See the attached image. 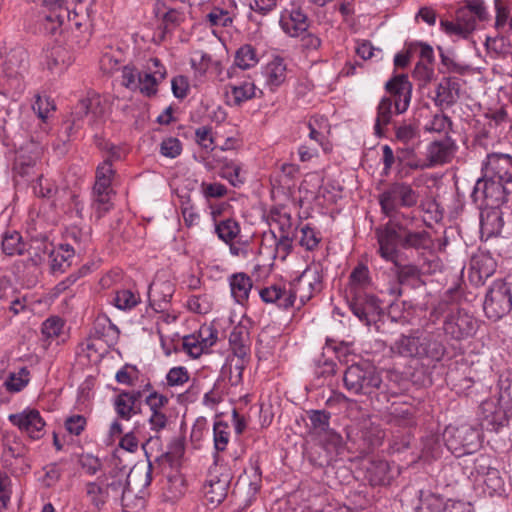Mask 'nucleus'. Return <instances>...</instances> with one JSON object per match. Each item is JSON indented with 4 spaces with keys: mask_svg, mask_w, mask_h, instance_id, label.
<instances>
[{
    "mask_svg": "<svg viewBox=\"0 0 512 512\" xmlns=\"http://www.w3.org/2000/svg\"><path fill=\"white\" fill-rule=\"evenodd\" d=\"M323 289V268L319 263H312L288 287L271 285L260 291L261 299L266 303H274L279 308L293 307L297 298L300 305L309 301L314 293Z\"/></svg>",
    "mask_w": 512,
    "mask_h": 512,
    "instance_id": "f257e3e1",
    "label": "nucleus"
},
{
    "mask_svg": "<svg viewBox=\"0 0 512 512\" xmlns=\"http://www.w3.org/2000/svg\"><path fill=\"white\" fill-rule=\"evenodd\" d=\"M381 257L395 261L398 256V245L405 249H428L432 239L426 230L412 231L408 224L397 219H389L383 226L375 230Z\"/></svg>",
    "mask_w": 512,
    "mask_h": 512,
    "instance_id": "f03ea898",
    "label": "nucleus"
},
{
    "mask_svg": "<svg viewBox=\"0 0 512 512\" xmlns=\"http://www.w3.org/2000/svg\"><path fill=\"white\" fill-rule=\"evenodd\" d=\"M506 181L498 179L479 178L476 181L471 197L474 202L481 201V206H485L486 210L481 213L482 230L488 235L498 233L502 227V212L498 211L499 207L507 203L510 194Z\"/></svg>",
    "mask_w": 512,
    "mask_h": 512,
    "instance_id": "7ed1b4c3",
    "label": "nucleus"
},
{
    "mask_svg": "<svg viewBox=\"0 0 512 512\" xmlns=\"http://www.w3.org/2000/svg\"><path fill=\"white\" fill-rule=\"evenodd\" d=\"M385 89L394 97V103L391 98L383 97L377 106V116L374 124V133L378 137L385 136L384 126L391 123L392 107H395L397 114L404 113L410 104L412 84L405 74L396 75L385 84Z\"/></svg>",
    "mask_w": 512,
    "mask_h": 512,
    "instance_id": "20e7f679",
    "label": "nucleus"
},
{
    "mask_svg": "<svg viewBox=\"0 0 512 512\" xmlns=\"http://www.w3.org/2000/svg\"><path fill=\"white\" fill-rule=\"evenodd\" d=\"M431 319L444 318L443 331L453 340L461 341L475 334L477 321L457 304L442 299L430 313Z\"/></svg>",
    "mask_w": 512,
    "mask_h": 512,
    "instance_id": "39448f33",
    "label": "nucleus"
},
{
    "mask_svg": "<svg viewBox=\"0 0 512 512\" xmlns=\"http://www.w3.org/2000/svg\"><path fill=\"white\" fill-rule=\"evenodd\" d=\"M419 195L405 182H395L388 186L380 195L379 203L382 212L390 219L402 218L405 221H412L413 217L399 212V208H410L417 204Z\"/></svg>",
    "mask_w": 512,
    "mask_h": 512,
    "instance_id": "423d86ee",
    "label": "nucleus"
},
{
    "mask_svg": "<svg viewBox=\"0 0 512 512\" xmlns=\"http://www.w3.org/2000/svg\"><path fill=\"white\" fill-rule=\"evenodd\" d=\"M345 388L355 395H370L380 388L382 378L376 367L369 362L352 364L343 375Z\"/></svg>",
    "mask_w": 512,
    "mask_h": 512,
    "instance_id": "0eeeda50",
    "label": "nucleus"
},
{
    "mask_svg": "<svg viewBox=\"0 0 512 512\" xmlns=\"http://www.w3.org/2000/svg\"><path fill=\"white\" fill-rule=\"evenodd\" d=\"M447 448L456 456L472 454L480 446V433L468 424L447 427L443 434Z\"/></svg>",
    "mask_w": 512,
    "mask_h": 512,
    "instance_id": "6e6552de",
    "label": "nucleus"
},
{
    "mask_svg": "<svg viewBox=\"0 0 512 512\" xmlns=\"http://www.w3.org/2000/svg\"><path fill=\"white\" fill-rule=\"evenodd\" d=\"M233 478L230 468L218 464V456L210 467L207 479L203 485V493L213 507H217L227 497L228 489Z\"/></svg>",
    "mask_w": 512,
    "mask_h": 512,
    "instance_id": "1a4fd4ad",
    "label": "nucleus"
},
{
    "mask_svg": "<svg viewBox=\"0 0 512 512\" xmlns=\"http://www.w3.org/2000/svg\"><path fill=\"white\" fill-rule=\"evenodd\" d=\"M310 421L309 433L318 439L319 443L327 448H333L336 452L343 450L342 436L330 427L331 413L327 410H309L307 412Z\"/></svg>",
    "mask_w": 512,
    "mask_h": 512,
    "instance_id": "9d476101",
    "label": "nucleus"
},
{
    "mask_svg": "<svg viewBox=\"0 0 512 512\" xmlns=\"http://www.w3.org/2000/svg\"><path fill=\"white\" fill-rule=\"evenodd\" d=\"M348 306L360 322L366 326L375 324L383 314L381 301L364 291H355L348 295Z\"/></svg>",
    "mask_w": 512,
    "mask_h": 512,
    "instance_id": "9b49d317",
    "label": "nucleus"
},
{
    "mask_svg": "<svg viewBox=\"0 0 512 512\" xmlns=\"http://www.w3.org/2000/svg\"><path fill=\"white\" fill-rule=\"evenodd\" d=\"M485 314L494 321L502 318L512 309V293L509 283L505 280L496 281L486 295Z\"/></svg>",
    "mask_w": 512,
    "mask_h": 512,
    "instance_id": "f8f14e48",
    "label": "nucleus"
},
{
    "mask_svg": "<svg viewBox=\"0 0 512 512\" xmlns=\"http://www.w3.org/2000/svg\"><path fill=\"white\" fill-rule=\"evenodd\" d=\"M104 108L101 105L99 95L93 94L92 96L83 98L73 107L70 115V119L67 120V130L80 128L81 122L85 116L90 117L91 122H95L97 119L102 117Z\"/></svg>",
    "mask_w": 512,
    "mask_h": 512,
    "instance_id": "ddd939ff",
    "label": "nucleus"
},
{
    "mask_svg": "<svg viewBox=\"0 0 512 512\" xmlns=\"http://www.w3.org/2000/svg\"><path fill=\"white\" fill-rule=\"evenodd\" d=\"M8 419L33 440H38L44 435L45 421L36 409H26L20 413L10 414Z\"/></svg>",
    "mask_w": 512,
    "mask_h": 512,
    "instance_id": "4468645a",
    "label": "nucleus"
},
{
    "mask_svg": "<svg viewBox=\"0 0 512 512\" xmlns=\"http://www.w3.org/2000/svg\"><path fill=\"white\" fill-rule=\"evenodd\" d=\"M456 150L455 143L451 138L447 137L444 140L433 141L427 147V160L428 163L418 164L409 163V167L413 169L430 168L436 165H442L451 161Z\"/></svg>",
    "mask_w": 512,
    "mask_h": 512,
    "instance_id": "2eb2a0df",
    "label": "nucleus"
},
{
    "mask_svg": "<svg viewBox=\"0 0 512 512\" xmlns=\"http://www.w3.org/2000/svg\"><path fill=\"white\" fill-rule=\"evenodd\" d=\"M150 72L137 73V89L145 96L151 97L157 93L158 84L166 77V70L158 58H151Z\"/></svg>",
    "mask_w": 512,
    "mask_h": 512,
    "instance_id": "dca6fc26",
    "label": "nucleus"
},
{
    "mask_svg": "<svg viewBox=\"0 0 512 512\" xmlns=\"http://www.w3.org/2000/svg\"><path fill=\"white\" fill-rule=\"evenodd\" d=\"M465 6L456 11L455 21L441 20L442 29L450 35L467 38L476 28V18Z\"/></svg>",
    "mask_w": 512,
    "mask_h": 512,
    "instance_id": "f3484780",
    "label": "nucleus"
},
{
    "mask_svg": "<svg viewBox=\"0 0 512 512\" xmlns=\"http://www.w3.org/2000/svg\"><path fill=\"white\" fill-rule=\"evenodd\" d=\"M418 359L440 361L446 353V347L433 332L418 331Z\"/></svg>",
    "mask_w": 512,
    "mask_h": 512,
    "instance_id": "a211bd4d",
    "label": "nucleus"
},
{
    "mask_svg": "<svg viewBox=\"0 0 512 512\" xmlns=\"http://www.w3.org/2000/svg\"><path fill=\"white\" fill-rule=\"evenodd\" d=\"M487 171L492 172L490 178L498 179L499 181L512 182V156L504 153H491L487 155V162L485 165Z\"/></svg>",
    "mask_w": 512,
    "mask_h": 512,
    "instance_id": "6ab92c4d",
    "label": "nucleus"
},
{
    "mask_svg": "<svg viewBox=\"0 0 512 512\" xmlns=\"http://www.w3.org/2000/svg\"><path fill=\"white\" fill-rule=\"evenodd\" d=\"M460 84L456 78H444L437 86L435 104L437 106H453L459 99Z\"/></svg>",
    "mask_w": 512,
    "mask_h": 512,
    "instance_id": "aec40b11",
    "label": "nucleus"
},
{
    "mask_svg": "<svg viewBox=\"0 0 512 512\" xmlns=\"http://www.w3.org/2000/svg\"><path fill=\"white\" fill-rule=\"evenodd\" d=\"M127 475L121 470H111L108 474L99 476L108 498L118 499L128 486Z\"/></svg>",
    "mask_w": 512,
    "mask_h": 512,
    "instance_id": "412c9836",
    "label": "nucleus"
},
{
    "mask_svg": "<svg viewBox=\"0 0 512 512\" xmlns=\"http://www.w3.org/2000/svg\"><path fill=\"white\" fill-rule=\"evenodd\" d=\"M280 25L283 31L291 37H298L307 32L309 27L307 15L299 8L292 9L289 17H282Z\"/></svg>",
    "mask_w": 512,
    "mask_h": 512,
    "instance_id": "4be33fe9",
    "label": "nucleus"
},
{
    "mask_svg": "<svg viewBox=\"0 0 512 512\" xmlns=\"http://www.w3.org/2000/svg\"><path fill=\"white\" fill-rule=\"evenodd\" d=\"M365 477L372 486L390 484L392 475L389 463L385 460L370 461L366 467Z\"/></svg>",
    "mask_w": 512,
    "mask_h": 512,
    "instance_id": "5701e85b",
    "label": "nucleus"
},
{
    "mask_svg": "<svg viewBox=\"0 0 512 512\" xmlns=\"http://www.w3.org/2000/svg\"><path fill=\"white\" fill-rule=\"evenodd\" d=\"M95 214L98 219L102 218L111 208L110 195L113 193L110 183L95 180L93 187Z\"/></svg>",
    "mask_w": 512,
    "mask_h": 512,
    "instance_id": "b1692460",
    "label": "nucleus"
},
{
    "mask_svg": "<svg viewBox=\"0 0 512 512\" xmlns=\"http://www.w3.org/2000/svg\"><path fill=\"white\" fill-rule=\"evenodd\" d=\"M359 441V449L362 452L368 453L373 450L375 447L381 445L384 433L379 427L373 426L372 424L367 426L363 425L358 434Z\"/></svg>",
    "mask_w": 512,
    "mask_h": 512,
    "instance_id": "393cba45",
    "label": "nucleus"
},
{
    "mask_svg": "<svg viewBox=\"0 0 512 512\" xmlns=\"http://www.w3.org/2000/svg\"><path fill=\"white\" fill-rule=\"evenodd\" d=\"M392 262L395 264L397 268L396 276L399 284L407 285L413 288L419 287L424 284V282L421 279V270L418 268V266L413 264L401 265L398 264L396 260Z\"/></svg>",
    "mask_w": 512,
    "mask_h": 512,
    "instance_id": "a878e982",
    "label": "nucleus"
},
{
    "mask_svg": "<svg viewBox=\"0 0 512 512\" xmlns=\"http://www.w3.org/2000/svg\"><path fill=\"white\" fill-rule=\"evenodd\" d=\"M231 295L237 303L242 304L249 297L252 281L245 273H236L230 277Z\"/></svg>",
    "mask_w": 512,
    "mask_h": 512,
    "instance_id": "bb28decb",
    "label": "nucleus"
},
{
    "mask_svg": "<svg viewBox=\"0 0 512 512\" xmlns=\"http://www.w3.org/2000/svg\"><path fill=\"white\" fill-rule=\"evenodd\" d=\"M293 237L294 236H288V234L277 236V232L271 229L268 233L265 232L263 234L262 243L273 242L275 244L274 257L285 260L292 250Z\"/></svg>",
    "mask_w": 512,
    "mask_h": 512,
    "instance_id": "cd10ccee",
    "label": "nucleus"
},
{
    "mask_svg": "<svg viewBox=\"0 0 512 512\" xmlns=\"http://www.w3.org/2000/svg\"><path fill=\"white\" fill-rule=\"evenodd\" d=\"M418 331L412 335H401L394 344L391 346V350L403 357H414L418 358Z\"/></svg>",
    "mask_w": 512,
    "mask_h": 512,
    "instance_id": "c85d7f7f",
    "label": "nucleus"
},
{
    "mask_svg": "<svg viewBox=\"0 0 512 512\" xmlns=\"http://www.w3.org/2000/svg\"><path fill=\"white\" fill-rule=\"evenodd\" d=\"M266 82L271 89L280 86L286 78V66L283 59L277 57L265 68Z\"/></svg>",
    "mask_w": 512,
    "mask_h": 512,
    "instance_id": "c756f323",
    "label": "nucleus"
},
{
    "mask_svg": "<svg viewBox=\"0 0 512 512\" xmlns=\"http://www.w3.org/2000/svg\"><path fill=\"white\" fill-rule=\"evenodd\" d=\"M69 59L68 52L64 48L53 47L46 54V65L51 72L60 73L70 64Z\"/></svg>",
    "mask_w": 512,
    "mask_h": 512,
    "instance_id": "7c9ffc66",
    "label": "nucleus"
},
{
    "mask_svg": "<svg viewBox=\"0 0 512 512\" xmlns=\"http://www.w3.org/2000/svg\"><path fill=\"white\" fill-rule=\"evenodd\" d=\"M215 233L223 242L230 244L240 234L239 223L232 218L221 220L215 224Z\"/></svg>",
    "mask_w": 512,
    "mask_h": 512,
    "instance_id": "2f4dec72",
    "label": "nucleus"
},
{
    "mask_svg": "<svg viewBox=\"0 0 512 512\" xmlns=\"http://www.w3.org/2000/svg\"><path fill=\"white\" fill-rule=\"evenodd\" d=\"M85 488L86 494L89 497L91 504L96 509L100 510L109 500L108 493L105 491V488L102 485L99 477L95 481L86 483Z\"/></svg>",
    "mask_w": 512,
    "mask_h": 512,
    "instance_id": "473e14b6",
    "label": "nucleus"
},
{
    "mask_svg": "<svg viewBox=\"0 0 512 512\" xmlns=\"http://www.w3.org/2000/svg\"><path fill=\"white\" fill-rule=\"evenodd\" d=\"M67 7H70L73 21L77 27L82 25V20L89 18L92 10L93 0H66Z\"/></svg>",
    "mask_w": 512,
    "mask_h": 512,
    "instance_id": "72a5a7b5",
    "label": "nucleus"
},
{
    "mask_svg": "<svg viewBox=\"0 0 512 512\" xmlns=\"http://www.w3.org/2000/svg\"><path fill=\"white\" fill-rule=\"evenodd\" d=\"M342 450L335 451L333 448H327L323 444L319 443V446L315 451L309 453V461L318 467H326L331 465L334 461L335 456L341 453Z\"/></svg>",
    "mask_w": 512,
    "mask_h": 512,
    "instance_id": "f704fd0d",
    "label": "nucleus"
},
{
    "mask_svg": "<svg viewBox=\"0 0 512 512\" xmlns=\"http://www.w3.org/2000/svg\"><path fill=\"white\" fill-rule=\"evenodd\" d=\"M114 407L118 417L123 420H129L132 415L140 412V407L135 406L132 401H129L127 394L122 392L115 398Z\"/></svg>",
    "mask_w": 512,
    "mask_h": 512,
    "instance_id": "c9c22d12",
    "label": "nucleus"
},
{
    "mask_svg": "<svg viewBox=\"0 0 512 512\" xmlns=\"http://www.w3.org/2000/svg\"><path fill=\"white\" fill-rule=\"evenodd\" d=\"M2 249L6 255H21L24 253L25 244L22 241L20 233L13 231L5 233L2 240Z\"/></svg>",
    "mask_w": 512,
    "mask_h": 512,
    "instance_id": "e433bc0d",
    "label": "nucleus"
},
{
    "mask_svg": "<svg viewBox=\"0 0 512 512\" xmlns=\"http://www.w3.org/2000/svg\"><path fill=\"white\" fill-rule=\"evenodd\" d=\"M258 63L255 49L249 45L241 46L235 55V65L243 70L254 67Z\"/></svg>",
    "mask_w": 512,
    "mask_h": 512,
    "instance_id": "4c0bfd02",
    "label": "nucleus"
},
{
    "mask_svg": "<svg viewBox=\"0 0 512 512\" xmlns=\"http://www.w3.org/2000/svg\"><path fill=\"white\" fill-rule=\"evenodd\" d=\"M38 245L34 247L33 249L37 251H41L43 254H48L49 258L51 259V270L53 272L57 271H64L63 264L67 262L70 258H68L64 253L60 251H55L54 249H49L46 242H38L36 241Z\"/></svg>",
    "mask_w": 512,
    "mask_h": 512,
    "instance_id": "58836bf2",
    "label": "nucleus"
},
{
    "mask_svg": "<svg viewBox=\"0 0 512 512\" xmlns=\"http://www.w3.org/2000/svg\"><path fill=\"white\" fill-rule=\"evenodd\" d=\"M111 333L118 336V327L113 324L109 318L105 316L98 317L93 324V329L91 331L92 337L102 339L109 336Z\"/></svg>",
    "mask_w": 512,
    "mask_h": 512,
    "instance_id": "ea45409f",
    "label": "nucleus"
},
{
    "mask_svg": "<svg viewBox=\"0 0 512 512\" xmlns=\"http://www.w3.org/2000/svg\"><path fill=\"white\" fill-rule=\"evenodd\" d=\"M369 283V270L363 265L356 266L350 274L349 294L355 291H363L362 288Z\"/></svg>",
    "mask_w": 512,
    "mask_h": 512,
    "instance_id": "a19ab883",
    "label": "nucleus"
},
{
    "mask_svg": "<svg viewBox=\"0 0 512 512\" xmlns=\"http://www.w3.org/2000/svg\"><path fill=\"white\" fill-rule=\"evenodd\" d=\"M29 370L26 367L20 368L18 373H10L4 385L9 392L21 391L29 382Z\"/></svg>",
    "mask_w": 512,
    "mask_h": 512,
    "instance_id": "79ce46f5",
    "label": "nucleus"
},
{
    "mask_svg": "<svg viewBox=\"0 0 512 512\" xmlns=\"http://www.w3.org/2000/svg\"><path fill=\"white\" fill-rule=\"evenodd\" d=\"M271 221L274 224L275 228L278 230L277 236L286 234H288V236H294L290 214L286 212L282 213L280 211H272Z\"/></svg>",
    "mask_w": 512,
    "mask_h": 512,
    "instance_id": "37998d69",
    "label": "nucleus"
},
{
    "mask_svg": "<svg viewBox=\"0 0 512 512\" xmlns=\"http://www.w3.org/2000/svg\"><path fill=\"white\" fill-rule=\"evenodd\" d=\"M45 19L48 23L51 24L57 22V26L53 25L51 28H49L50 32L53 34L56 33L57 27H60L65 22V20L73 21L70 7H67V5L63 8L50 11Z\"/></svg>",
    "mask_w": 512,
    "mask_h": 512,
    "instance_id": "c03bdc74",
    "label": "nucleus"
},
{
    "mask_svg": "<svg viewBox=\"0 0 512 512\" xmlns=\"http://www.w3.org/2000/svg\"><path fill=\"white\" fill-rule=\"evenodd\" d=\"M139 302V297L130 290H120L114 298L115 306L121 310H128L135 307Z\"/></svg>",
    "mask_w": 512,
    "mask_h": 512,
    "instance_id": "a18cd8bd",
    "label": "nucleus"
},
{
    "mask_svg": "<svg viewBox=\"0 0 512 512\" xmlns=\"http://www.w3.org/2000/svg\"><path fill=\"white\" fill-rule=\"evenodd\" d=\"M214 445L217 451H224L229 441V431L227 424L222 421L214 424Z\"/></svg>",
    "mask_w": 512,
    "mask_h": 512,
    "instance_id": "49530a36",
    "label": "nucleus"
},
{
    "mask_svg": "<svg viewBox=\"0 0 512 512\" xmlns=\"http://www.w3.org/2000/svg\"><path fill=\"white\" fill-rule=\"evenodd\" d=\"M62 328L63 321L59 317H50L43 322L41 332L46 339H53L60 335Z\"/></svg>",
    "mask_w": 512,
    "mask_h": 512,
    "instance_id": "de8ad7c7",
    "label": "nucleus"
},
{
    "mask_svg": "<svg viewBox=\"0 0 512 512\" xmlns=\"http://www.w3.org/2000/svg\"><path fill=\"white\" fill-rule=\"evenodd\" d=\"M183 349L193 358L200 357L206 350L198 335L185 336L183 338Z\"/></svg>",
    "mask_w": 512,
    "mask_h": 512,
    "instance_id": "09e8293b",
    "label": "nucleus"
},
{
    "mask_svg": "<svg viewBox=\"0 0 512 512\" xmlns=\"http://www.w3.org/2000/svg\"><path fill=\"white\" fill-rule=\"evenodd\" d=\"M300 232L301 238L299 243L302 247H305L307 250H313L318 246L320 237L313 228H311L309 225H305L301 228Z\"/></svg>",
    "mask_w": 512,
    "mask_h": 512,
    "instance_id": "8fccbe9b",
    "label": "nucleus"
},
{
    "mask_svg": "<svg viewBox=\"0 0 512 512\" xmlns=\"http://www.w3.org/2000/svg\"><path fill=\"white\" fill-rule=\"evenodd\" d=\"M161 20L164 26V31L168 32L181 24L183 21V14L175 8H169L161 16Z\"/></svg>",
    "mask_w": 512,
    "mask_h": 512,
    "instance_id": "3c124183",
    "label": "nucleus"
},
{
    "mask_svg": "<svg viewBox=\"0 0 512 512\" xmlns=\"http://www.w3.org/2000/svg\"><path fill=\"white\" fill-rule=\"evenodd\" d=\"M182 144L179 139L170 137L164 139L160 146V152L163 156L175 158L181 154Z\"/></svg>",
    "mask_w": 512,
    "mask_h": 512,
    "instance_id": "603ef678",
    "label": "nucleus"
},
{
    "mask_svg": "<svg viewBox=\"0 0 512 512\" xmlns=\"http://www.w3.org/2000/svg\"><path fill=\"white\" fill-rule=\"evenodd\" d=\"M207 19L212 26L229 27L233 23V18L228 16V11L214 8L208 15Z\"/></svg>",
    "mask_w": 512,
    "mask_h": 512,
    "instance_id": "864d4df0",
    "label": "nucleus"
},
{
    "mask_svg": "<svg viewBox=\"0 0 512 512\" xmlns=\"http://www.w3.org/2000/svg\"><path fill=\"white\" fill-rule=\"evenodd\" d=\"M232 95L236 105H240L242 102L251 99L255 95V86L250 83H245L240 86L232 87Z\"/></svg>",
    "mask_w": 512,
    "mask_h": 512,
    "instance_id": "5fc2aeb1",
    "label": "nucleus"
},
{
    "mask_svg": "<svg viewBox=\"0 0 512 512\" xmlns=\"http://www.w3.org/2000/svg\"><path fill=\"white\" fill-rule=\"evenodd\" d=\"M166 380L169 386L182 385L189 380V373L185 367H173L167 373Z\"/></svg>",
    "mask_w": 512,
    "mask_h": 512,
    "instance_id": "6e6d98bb",
    "label": "nucleus"
},
{
    "mask_svg": "<svg viewBox=\"0 0 512 512\" xmlns=\"http://www.w3.org/2000/svg\"><path fill=\"white\" fill-rule=\"evenodd\" d=\"M115 175V170L111 164V158H106L96 169V181L106 182L112 184V179Z\"/></svg>",
    "mask_w": 512,
    "mask_h": 512,
    "instance_id": "4d7b16f0",
    "label": "nucleus"
},
{
    "mask_svg": "<svg viewBox=\"0 0 512 512\" xmlns=\"http://www.w3.org/2000/svg\"><path fill=\"white\" fill-rule=\"evenodd\" d=\"M81 468L88 475H95L102 468L101 461L90 454L82 455L79 460Z\"/></svg>",
    "mask_w": 512,
    "mask_h": 512,
    "instance_id": "13d9d810",
    "label": "nucleus"
},
{
    "mask_svg": "<svg viewBox=\"0 0 512 512\" xmlns=\"http://www.w3.org/2000/svg\"><path fill=\"white\" fill-rule=\"evenodd\" d=\"M145 403L150 408L151 413L161 412V409L168 404V398L163 394L153 391L146 396Z\"/></svg>",
    "mask_w": 512,
    "mask_h": 512,
    "instance_id": "bf43d9fd",
    "label": "nucleus"
},
{
    "mask_svg": "<svg viewBox=\"0 0 512 512\" xmlns=\"http://www.w3.org/2000/svg\"><path fill=\"white\" fill-rule=\"evenodd\" d=\"M496 21L495 26L497 29L504 27L509 16V0H495Z\"/></svg>",
    "mask_w": 512,
    "mask_h": 512,
    "instance_id": "052dcab7",
    "label": "nucleus"
},
{
    "mask_svg": "<svg viewBox=\"0 0 512 512\" xmlns=\"http://www.w3.org/2000/svg\"><path fill=\"white\" fill-rule=\"evenodd\" d=\"M86 426V418L82 415H73L66 419L65 427L70 434L80 435Z\"/></svg>",
    "mask_w": 512,
    "mask_h": 512,
    "instance_id": "680f3d73",
    "label": "nucleus"
},
{
    "mask_svg": "<svg viewBox=\"0 0 512 512\" xmlns=\"http://www.w3.org/2000/svg\"><path fill=\"white\" fill-rule=\"evenodd\" d=\"M198 336L202 345L207 350L216 343L218 331L212 326H204L200 328Z\"/></svg>",
    "mask_w": 512,
    "mask_h": 512,
    "instance_id": "e2e57ef3",
    "label": "nucleus"
},
{
    "mask_svg": "<svg viewBox=\"0 0 512 512\" xmlns=\"http://www.w3.org/2000/svg\"><path fill=\"white\" fill-rule=\"evenodd\" d=\"M413 76L423 84H427L433 79L434 70L430 64L418 62L413 71Z\"/></svg>",
    "mask_w": 512,
    "mask_h": 512,
    "instance_id": "0e129e2a",
    "label": "nucleus"
},
{
    "mask_svg": "<svg viewBox=\"0 0 512 512\" xmlns=\"http://www.w3.org/2000/svg\"><path fill=\"white\" fill-rule=\"evenodd\" d=\"M137 69L126 65L122 69V85L130 90H137Z\"/></svg>",
    "mask_w": 512,
    "mask_h": 512,
    "instance_id": "69168bd1",
    "label": "nucleus"
},
{
    "mask_svg": "<svg viewBox=\"0 0 512 512\" xmlns=\"http://www.w3.org/2000/svg\"><path fill=\"white\" fill-rule=\"evenodd\" d=\"M172 92L178 99H183L187 96L189 84L187 78L184 76L174 77L171 81Z\"/></svg>",
    "mask_w": 512,
    "mask_h": 512,
    "instance_id": "338daca9",
    "label": "nucleus"
},
{
    "mask_svg": "<svg viewBox=\"0 0 512 512\" xmlns=\"http://www.w3.org/2000/svg\"><path fill=\"white\" fill-rule=\"evenodd\" d=\"M201 187L206 198H221L227 193V188L221 183H202Z\"/></svg>",
    "mask_w": 512,
    "mask_h": 512,
    "instance_id": "774afa93",
    "label": "nucleus"
}]
</instances>
